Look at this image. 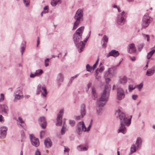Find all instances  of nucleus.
I'll use <instances>...</instances> for the list:
<instances>
[{
	"mask_svg": "<svg viewBox=\"0 0 155 155\" xmlns=\"http://www.w3.org/2000/svg\"><path fill=\"white\" fill-rule=\"evenodd\" d=\"M37 76L36 75V74L35 73H31L30 75V77L31 78H34L35 77Z\"/></svg>",
	"mask_w": 155,
	"mask_h": 155,
	"instance_id": "nucleus-45",
	"label": "nucleus"
},
{
	"mask_svg": "<svg viewBox=\"0 0 155 155\" xmlns=\"http://www.w3.org/2000/svg\"><path fill=\"white\" fill-rule=\"evenodd\" d=\"M92 94L93 96L94 97V100H95L96 98L97 97V94L96 92L95 88L93 87L92 88Z\"/></svg>",
	"mask_w": 155,
	"mask_h": 155,
	"instance_id": "nucleus-30",
	"label": "nucleus"
},
{
	"mask_svg": "<svg viewBox=\"0 0 155 155\" xmlns=\"http://www.w3.org/2000/svg\"><path fill=\"white\" fill-rule=\"evenodd\" d=\"M78 149L81 151H86L88 149V146L87 145H85V146H79L78 147Z\"/></svg>",
	"mask_w": 155,
	"mask_h": 155,
	"instance_id": "nucleus-22",
	"label": "nucleus"
},
{
	"mask_svg": "<svg viewBox=\"0 0 155 155\" xmlns=\"http://www.w3.org/2000/svg\"><path fill=\"white\" fill-rule=\"evenodd\" d=\"M155 52V50L153 49L148 53L147 55V58L149 59L152 56Z\"/></svg>",
	"mask_w": 155,
	"mask_h": 155,
	"instance_id": "nucleus-28",
	"label": "nucleus"
},
{
	"mask_svg": "<svg viewBox=\"0 0 155 155\" xmlns=\"http://www.w3.org/2000/svg\"><path fill=\"white\" fill-rule=\"evenodd\" d=\"M7 129V128L5 126L1 128L0 129V138H4L5 137Z\"/></svg>",
	"mask_w": 155,
	"mask_h": 155,
	"instance_id": "nucleus-12",
	"label": "nucleus"
},
{
	"mask_svg": "<svg viewBox=\"0 0 155 155\" xmlns=\"http://www.w3.org/2000/svg\"><path fill=\"white\" fill-rule=\"evenodd\" d=\"M138 89L140 90L141 89V88L143 87V84L142 83L140 84L138 86Z\"/></svg>",
	"mask_w": 155,
	"mask_h": 155,
	"instance_id": "nucleus-49",
	"label": "nucleus"
},
{
	"mask_svg": "<svg viewBox=\"0 0 155 155\" xmlns=\"http://www.w3.org/2000/svg\"><path fill=\"white\" fill-rule=\"evenodd\" d=\"M110 81V79L108 78H107L105 79L106 82L107 83H108Z\"/></svg>",
	"mask_w": 155,
	"mask_h": 155,
	"instance_id": "nucleus-55",
	"label": "nucleus"
},
{
	"mask_svg": "<svg viewBox=\"0 0 155 155\" xmlns=\"http://www.w3.org/2000/svg\"><path fill=\"white\" fill-rule=\"evenodd\" d=\"M127 14V13L124 11L118 14L116 18V22L118 25H122L125 24Z\"/></svg>",
	"mask_w": 155,
	"mask_h": 155,
	"instance_id": "nucleus-6",
	"label": "nucleus"
},
{
	"mask_svg": "<svg viewBox=\"0 0 155 155\" xmlns=\"http://www.w3.org/2000/svg\"><path fill=\"white\" fill-rule=\"evenodd\" d=\"M104 67L103 66H102V67H100V68L99 69V71L100 72H101L104 70Z\"/></svg>",
	"mask_w": 155,
	"mask_h": 155,
	"instance_id": "nucleus-51",
	"label": "nucleus"
},
{
	"mask_svg": "<svg viewBox=\"0 0 155 155\" xmlns=\"http://www.w3.org/2000/svg\"><path fill=\"white\" fill-rule=\"evenodd\" d=\"M99 61V59L98 58L97 60L96 61V62L94 64V65H93V66L92 67L93 69H94H94L96 68L97 65L98 64Z\"/></svg>",
	"mask_w": 155,
	"mask_h": 155,
	"instance_id": "nucleus-42",
	"label": "nucleus"
},
{
	"mask_svg": "<svg viewBox=\"0 0 155 155\" xmlns=\"http://www.w3.org/2000/svg\"><path fill=\"white\" fill-rule=\"evenodd\" d=\"M49 59L48 58H46L45 60V67H47L49 65Z\"/></svg>",
	"mask_w": 155,
	"mask_h": 155,
	"instance_id": "nucleus-43",
	"label": "nucleus"
},
{
	"mask_svg": "<svg viewBox=\"0 0 155 155\" xmlns=\"http://www.w3.org/2000/svg\"><path fill=\"white\" fill-rule=\"evenodd\" d=\"M136 51V49L134 43H131L128 45L127 47V51L130 54L135 52Z\"/></svg>",
	"mask_w": 155,
	"mask_h": 155,
	"instance_id": "nucleus-13",
	"label": "nucleus"
},
{
	"mask_svg": "<svg viewBox=\"0 0 155 155\" xmlns=\"http://www.w3.org/2000/svg\"><path fill=\"white\" fill-rule=\"evenodd\" d=\"M78 75H79V74H77L76 75H75L74 76L72 77H71V78L70 79V81H69L70 83H72V82L74 80L75 78H77L78 77Z\"/></svg>",
	"mask_w": 155,
	"mask_h": 155,
	"instance_id": "nucleus-37",
	"label": "nucleus"
},
{
	"mask_svg": "<svg viewBox=\"0 0 155 155\" xmlns=\"http://www.w3.org/2000/svg\"><path fill=\"white\" fill-rule=\"evenodd\" d=\"M38 123L41 127L43 129L46 128L47 126V122L45 118L44 117H41L38 119Z\"/></svg>",
	"mask_w": 155,
	"mask_h": 155,
	"instance_id": "nucleus-10",
	"label": "nucleus"
},
{
	"mask_svg": "<svg viewBox=\"0 0 155 155\" xmlns=\"http://www.w3.org/2000/svg\"><path fill=\"white\" fill-rule=\"evenodd\" d=\"M130 59L132 61H135L136 60V58L135 57L133 56V57H130Z\"/></svg>",
	"mask_w": 155,
	"mask_h": 155,
	"instance_id": "nucleus-52",
	"label": "nucleus"
},
{
	"mask_svg": "<svg viewBox=\"0 0 155 155\" xmlns=\"http://www.w3.org/2000/svg\"><path fill=\"white\" fill-rule=\"evenodd\" d=\"M110 87L108 85H106L105 89L101 97L98 99L96 102L97 106L99 107H104L108 100L109 96V91Z\"/></svg>",
	"mask_w": 155,
	"mask_h": 155,
	"instance_id": "nucleus-3",
	"label": "nucleus"
},
{
	"mask_svg": "<svg viewBox=\"0 0 155 155\" xmlns=\"http://www.w3.org/2000/svg\"><path fill=\"white\" fill-rule=\"evenodd\" d=\"M102 110L101 109H99V110H97V112L99 114H101Z\"/></svg>",
	"mask_w": 155,
	"mask_h": 155,
	"instance_id": "nucleus-53",
	"label": "nucleus"
},
{
	"mask_svg": "<svg viewBox=\"0 0 155 155\" xmlns=\"http://www.w3.org/2000/svg\"><path fill=\"white\" fill-rule=\"evenodd\" d=\"M44 144L47 148H49L51 147L52 143L50 139L46 138L45 140Z\"/></svg>",
	"mask_w": 155,
	"mask_h": 155,
	"instance_id": "nucleus-18",
	"label": "nucleus"
},
{
	"mask_svg": "<svg viewBox=\"0 0 155 155\" xmlns=\"http://www.w3.org/2000/svg\"><path fill=\"white\" fill-rule=\"evenodd\" d=\"M149 23L142 20V26L143 28H145L149 25Z\"/></svg>",
	"mask_w": 155,
	"mask_h": 155,
	"instance_id": "nucleus-33",
	"label": "nucleus"
},
{
	"mask_svg": "<svg viewBox=\"0 0 155 155\" xmlns=\"http://www.w3.org/2000/svg\"><path fill=\"white\" fill-rule=\"evenodd\" d=\"M142 35L145 39H146V38H147V41H149L150 36L149 35H145L144 34H142Z\"/></svg>",
	"mask_w": 155,
	"mask_h": 155,
	"instance_id": "nucleus-40",
	"label": "nucleus"
},
{
	"mask_svg": "<svg viewBox=\"0 0 155 155\" xmlns=\"http://www.w3.org/2000/svg\"><path fill=\"white\" fill-rule=\"evenodd\" d=\"M142 20L149 24L152 21L151 18L148 14L145 15L143 17Z\"/></svg>",
	"mask_w": 155,
	"mask_h": 155,
	"instance_id": "nucleus-19",
	"label": "nucleus"
},
{
	"mask_svg": "<svg viewBox=\"0 0 155 155\" xmlns=\"http://www.w3.org/2000/svg\"><path fill=\"white\" fill-rule=\"evenodd\" d=\"M31 141L32 144L36 147L38 146L39 145V141L38 139L34 137L33 134L30 135Z\"/></svg>",
	"mask_w": 155,
	"mask_h": 155,
	"instance_id": "nucleus-11",
	"label": "nucleus"
},
{
	"mask_svg": "<svg viewBox=\"0 0 155 155\" xmlns=\"http://www.w3.org/2000/svg\"><path fill=\"white\" fill-rule=\"evenodd\" d=\"M63 75L61 73H59L58 76L57 82L58 84H60L63 81Z\"/></svg>",
	"mask_w": 155,
	"mask_h": 155,
	"instance_id": "nucleus-20",
	"label": "nucleus"
},
{
	"mask_svg": "<svg viewBox=\"0 0 155 155\" xmlns=\"http://www.w3.org/2000/svg\"><path fill=\"white\" fill-rule=\"evenodd\" d=\"M142 142L141 139L140 137L138 138L136 141V144L137 147L139 148L141 146Z\"/></svg>",
	"mask_w": 155,
	"mask_h": 155,
	"instance_id": "nucleus-26",
	"label": "nucleus"
},
{
	"mask_svg": "<svg viewBox=\"0 0 155 155\" xmlns=\"http://www.w3.org/2000/svg\"><path fill=\"white\" fill-rule=\"evenodd\" d=\"M108 38L106 35H105L102 38V40L103 41H105V42H104V43L103 45V46H104V45L105 44H106L107 42L108 41Z\"/></svg>",
	"mask_w": 155,
	"mask_h": 155,
	"instance_id": "nucleus-35",
	"label": "nucleus"
},
{
	"mask_svg": "<svg viewBox=\"0 0 155 155\" xmlns=\"http://www.w3.org/2000/svg\"><path fill=\"white\" fill-rule=\"evenodd\" d=\"M23 2L24 3H25L26 2V3H25V6H27L28 5H29V1L28 0H27L26 1V0H23Z\"/></svg>",
	"mask_w": 155,
	"mask_h": 155,
	"instance_id": "nucleus-48",
	"label": "nucleus"
},
{
	"mask_svg": "<svg viewBox=\"0 0 155 155\" xmlns=\"http://www.w3.org/2000/svg\"><path fill=\"white\" fill-rule=\"evenodd\" d=\"M44 10L45 11H48V6H45L44 8Z\"/></svg>",
	"mask_w": 155,
	"mask_h": 155,
	"instance_id": "nucleus-56",
	"label": "nucleus"
},
{
	"mask_svg": "<svg viewBox=\"0 0 155 155\" xmlns=\"http://www.w3.org/2000/svg\"><path fill=\"white\" fill-rule=\"evenodd\" d=\"M144 46V44L141 43L139 44L138 46V49L139 51H140L142 49Z\"/></svg>",
	"mask_w": 155,
	"mask_h": 155,
	"instance_id": "nucleus-36",
	"label": "nucleus"
},
{
	"mask_svg": "<svg viewBox=\"0 0 155 155\" xmlns=\"http://www.w3.org/2000/svg\"><path fill=\"white\" fill-rule=\"evenodd\" d=\"M35 73L37 76H39L43 73V71L41 69H38L36 70Z\"/></svg>",
	"mask_w": 155,
	"mask_h": 155,
	"instance_id": "nucleus-32",
	"label": "nucleus"
},
{
	"mask_svg": "<svg viewBox=\"0 0 155 155\" xmlns=\"http://www.w3.org/2000/svg\"><path fill=\"white\" fill-rule=\"evenodd\" d=\"M91 85V84H87V87H88V89H89L90 88Z\"/></svg>",
	"mask_w": 155,
	"mask_h": 155,
	"instance_id": "nucleus-64",
	"label": "nucleus"
},
{
	"mask_svg": "<svg viewBox=\"0 0 155 155\" xmlns=\"http://www.w3.org/2000/svg\"><path fill=\"white\" fill-rule=\"evenodd\" d=\"M30 97V96L28 95H25V97L27 99L29 98Z\"/></svg>",
	"mask_w": 155,
	"mask_h": 155,
	"instance_id": "nucleus-60",
	"label": "nucleus"
},
{
	"mask_svg": "<svg viewBox=\"0 0 155 155\" xmlns=\"http://www.w3.org/2000/svg\"><path fill=\"white\" fill-rule=\"evenodd\" d=\"M42 89L43 90V92H41V96L43 98H45L46 97L47 94L46 89L45 87H42Z\"/></svg>",
	"mask_w": 155,
	"mask_h": 155,
	"instance_id": "nucleus-23",
	"label": "nucleus"
},
{
	"mask_svg": "<svg viewBox=\"0 0 155 155\" xmlns=\"http://www.w3.org/2000/svg\"><path fill=\"white\" fill-rule=\"evenodd\" d=\"M86 70L90 72H93L94 71L92 67L90 66L89 64H87L86 66Z\"/></svg>",
	"mask_w": 155,
	"mask_h": 155,
	"instance_id": "nucleus-29",
	"label": "nucleus"
},
{
	"mask_svg": "<svg viewBox=\"0 0 155 155\" xmlns=\"http://www.w3.org/2000/svg\"><path fill=\"white\" fill-rule=\"evenodd\" d=\"M83 11L81 9H79L77 11L75 16L74 17L76 21L74 23V26L72 30L76 29L78 27V25L81 21L83 20Z\"/></svg>",
	"mask_w": 155,
	"mask_h": 155,
	"instance_id": "nucleus-4",
	"label": "nucleus"
},
{
	"mask_svg": "<svg viewBox=\"0 0 155 155\" xmlns=\"http://www.w3.org/2000/svg\"><path fill=\"white\" fill-rule=\"evenodd\" d=\"M120 83L123 84H126L127 81V78L126 76L121 78L119 80Z\"/></svg>",
	"mask_w": 155,
	"mask_h": 155,
	"instance_id": "nucleus-25",
	"label": "nucleus"
},
{
	"mask_svg": "<svg viewBox=\"0 0 155 155\" xmlns=\"http://www.w3.org/2000/svg\"><path fill=\"white\" fill-rule=\"evenodd\" d=\"M59 54H59L57 56H56L55 55H53V56H52V58H54L55 57H59Z\"/></svg>",
	"mask_w": 155,
	"mask_h": 155,
	"instance_id": "nucleus-61",
	"label": "nucleus"
},
{
	"mask_svg": "<svg viewBox=\"0 0 155 155\" xmlns=\"http://www.w3.org/2000/svg\"><path fill=\"white\" fill-rule=\"evenodd\" d=\"M42 12H43V13H46L48 12V11L44 10V11H43Z\"/></svg>",
	"mask_w": 155,
	"mask_h": 155,
	"instance_id": "nucleus-63",
	"label": "nucleus"
},
{
	"mask_svg": "<svg viewBox=\"0 0 155 155\" xmlns=\"http://www.w3.org/2000/svg\"><path fill=\"white\" fill-rule=\"evenodd\" d=\"M138 97V95H133L132 96V98L134 100H136Z\"/></svg>",
	"mask_w": 155,
	"mask_h": 155,
	"instance_id": "nucleus-50",
	"label": "nucleus"
},
{
	"mask_svg": "<svg viewBox=\"0 0 155 155\" xmlns=\"http://www.w3.org/2000/svg\"><path fill=\"white\" fill-rule=\"evenodd\" d=\"M125 97V94L123 89L120 87L117 89V98L118 100H121Z\"/></svg>",
	"mask_w": 155,
	"mask_h": 155,
	"instance_id": "nucleus-7",
	"label": "nucleus"
},
{
	"mask_svg": "<svg viewBox=\"0 0 155 155\" xmlns=\"http://www.w3.org/2000/svg\"><path fill=\"white\" fill-rule=\"evenodd\" d=\"M64 153H65V152L68 153L70 150L69 148L68 147H66L65 146H64Z\"/></svg>",
	"mask_w": 155,
	"mask_h": 155,
	"instance_id": "nucleus-44",
	"label": "nucleus"
},
{
	"mask_svg": "<svg viewBox=\"0 0 155 155\" xmlns=\"http://www.w3.org/2000/svg\"><path fill=\"white\" fill-rule=\"evenodd\" d=\"M39 37H38L37 38V46L38 47V45L39 44Z\"/></svg>",
	"mask_w": 155,
	"mask_h": 155,
	"instance_id": "nucleus-54",
	"label": "nucleus"
},
{
	"mask_svg": "<svg viewBox=\"0 0 155 155\" xmlns=\"http://www.w3.org/2000/svg\"><path fill=\"white\" fill-rule=\"evenodd\" d=\"M155 72V65L153 66L151 68L148 69L146 74L147 76H150L153 74Z\"/></svg>",
	"mask_w": 155,
	"mask_h": 155,
	"instance_id": "nucleus-15",
	"label": "nucleus"
},
{
	"mask_svg": "<svg viewBox=\"0 0 155 155\" xmlns=\"http://www.w3.org/2000/svg\"><path fill=\"white\" fill-rule=\"evenodd\" d=\"M42 89V87L40 84L38 85L37 90H36V94L38 95L39 94L40 92H41Z\"/></svg>",
	"mask_w": 155,
	"mask_h": 155,
	"instance_id": "nucleus-31",
	"label": "nucleus"
},
{
	"mask_svg": "<svg viewBox=\"0 0 155 155\" xmlns=\"http://www.w3.org/2000/svg\"><path fill=\"white\" fill-rule=\"evenodd\" d=\"M85 107V106L84 104H83L81 105V116H75V118L76 119L78 120H81L85 115L86 114Z\"/></svg>",
	"mask_w": 155,
	"mask_h": 155,
	"instance_id": "nucleus-8",
	"label": "nucleus"
},
{
	"mask_svg": "<svg viewBox=\"0 0 155 155\" xmlns=\"http://www.w3.org/2000/svg\"><path fill=\"white\" fill-rule=\"evenodd\" d=\"M17 121L18 124L20 125L22 127L24 126V122L21 117H19L18 118V120H17Z\"/></svg>",
	"mask_w": 155,
	"mask_h": 155,
	"instance_id": "nucleus-24",
	"label": "nucleus"
},
{
	"mask_svg": "<svg viewBox=\"0 0 155 155\" xmlns=\"http://www.w3.org/2000/svg\"><path fill=\"white\" fill-rule=\"evenodd\" d=\"M35 155H41L40 151L37 149L35 152Z\"/></svg>",
	"mask_w": 155,
	"mask_h": 155,
	"instance_id": "nucleus-47",
	"label": "nucleus"
},
{
	"mask_svg": "<svg viewBox=\"0 0 155 155\" xmlns=\"http://www.w3.org/2000/svg\"><path fill=\"white\" fill-rule=\"evenodd\" d=\"M149 61L148 60L147 61V64L145 67L146 68H147V67H148V63L149 62Z\"/></svg>",
	"mask_w": 155,
	"mask_h": 155,
	"instance_id": "nucleus-58",
	"label": "nucleus"
},
{
	"mask_svg": "<svg viewBox=\"0 0 155 155\" xmlns=\"http://www.w3.org/2000/svg\"><path fill=\"white\" fill-rule=\"evenodd\" d=\"M89 37L87 38H86L84 40V42H86L87 41L89 38Z\"/></svg>",
	"mask_w": 155,
	"mask_h": 155,
	"instance_id": "nucleus-62",
	"label": "nucleus"
},
{
	"mask_svg": "<svg viewBox=\"0 0 155 155\" xmlns=\"http://www.w3.org/2000/svg\"><path fill=\"white\" fill-rule=\"evenodd\" d=\"M92 121V120H91V122L87 128L86 127L84 121H80L78 122L77 124L76 128V131L78 135H80L82 134L83 131H88L91 127Z\"/></svg>",
	"mask_w": 155,
	"mask_h": 155,
	"instance_id": "nucleus-5",
	"label": "nucleus"
},
{
	"mask_svg": "<svg viewBox=\"0 0 155 155\" xmlns=\"http://www.w3.org/2000/svg\"><path fill=\"white\" fill-rule=\"evenodd\" d=\"M43 133L44 134L45 133V131H41V132H40V134H40V137L41 138H42V137L41 134H43Z\"/></svg>",
	"mask_w": 155,
	"mask_h": 155,
	"instance_id": "nucleus-57",
	"label": "nucleus"
},
{
	"mask_svg": "<svg viewBox=\"0 0 155 155\" xmlns=\"http://www.w3.org/2000/svg\"><path fill=\"white\" fill-rule=\"evenodd\" d=\"M84 29V27H80L76 30L73 35V41L76 46L78 48L79 53L83 51L85 46V44L83 41H81L79 42L81 40Z\"/></svg>",
	"mask_w": 155,
	"mask_h": 155,
	"instance_id": "nucleus-1",
	"label": "nucleus"
},
{
	"mask_svg": "<svg viewBox=\"0 0 155 155\" xmlns=\"http://www.w3.org/2000/svg\"><path fill=\"white\" fill-rule=\"evenodd\" d=\"M119 55V54L118 51L115 50H112L107 55V57L108 58L110 56H113L114 57H117Z\"/></svg>",
	"mask_w": 155,
	"mask_h": 155,
	"instance_id": "nucleus-17",
	"label": "nucleus"
},
{
	"mask_svg": "<svg viewBox=\"0 0 155 155\" xmlns=\"http://www.w3.org/2000/svg\"><path fill=\"white\" fill-rule=\"evenodd\" d=\"M129 90L130 91L133 90L135 89L136 87L132 84H130L128 86Z\"/></svg>",
	"mask_w": 155,
	"mask_h": 155,
	"instance_id": "nucleus-39",
	"label": "nucleus"
},
{
	"mask_svg": "<svg viewBox=\"0 0 155 155\" xmlns=\"http://www.w3.org/2000/svg\"><path fill=\"white\" fill-rule=\"evenodd\" d=\"M3 117L2 115H0V121H1L2 120Z\"/></svg>",
	"mask_w": 155,
	"mask_h": 155,
	"instance_id": "nucleus-59",
	"label": "nucleus"
},
{
	"mask_svg": "<svg viewBox=\"0 0 155 155\" xmlns=\"http://www.w3.org/2000/svg\"><path fill=\"white\" fill-rule=\"evenodd\" d=\"M60 0H51V4L53 6H55L57 4L60 3Z\"/></svg>",
	"mask_w": 155,
	"mask_h": 155,
	"instance_id": "nucleus-27",
	"label": "nucleus"
},
{
	"mask_svg": "<svg viewBox=\"0 0 155 155\" xmlns=\"http://www.w3.org/2000/svg\"><path fill=\"white\" fill-rule=\"evenodd\" d=\"M75 122L74 120H70L69 121V124L71 126H73L75 124Z\"/></svg>",
	"mask_w": 155,
	"mask_h": 155,
	"instance_id": "nucleus-46",
	"label": "nucleus"
},
{
	"mask_svg": "<svg viewBox=\"0 0 155 155\" xmlns=\"http://www.w3.org/2000/svg\"><path fill=\"white\" fill-rule=\"evenodd\" d=\"M4 95L2 93L0 94V102H2L4 100Z\"/></svg>",
	"mask_w": 155,
	"mask_h": 155,
	"instance_id": "nucleus-41",
	"label": "nucleus"
},
{
	"mask_svg": "<svg viewBox=\"0 0 155 155\" xmlns=\"http://www.w3.org/2000/svg\"><path fill=\"white\" fill-rule=\"evenodd\" d=\"M130 151L131 152L133 153L136 152V149L135 145H133L130 148Z\"/></svg>",
	"mask_w": 155,
	"mask_h": 155,
	"instance_id": "nucleus-38",
	"label": "nucleus"
},
{
	"mask_svg": "<svg viewBox=\"0 0 155 155\" xmlns=\"http://www.w3.org/2000/svg\"><path fill=\"white\" fill-rule=\"evenodd\" d=\"M8 112V109L7 105L5 104H0V113L4 112L7 114Z\"/></svg>",
	"mask_w": 155,
	"mask_h": 155,
	"instance_id": "nucleus-14",
	"label": "nucleus"
},
{
	"mask_svg": "<svg viewBox=\"0 0 155 155\" xmlns=\"http://www.w3.org/2000/svg\"><path fill=\"white\" fill-rule=\"evenodd\" d=\"M65 123V122H64V124L62 126V128L61 131V134L62 135L64 134L65 132L66 131V127L65 126V125H64Z\"/></svg>",
	"mask_w": 155,
	"mask_h": 155,
	"instance_id": "nucleus-34",
	"label": "nucleus"
},
{
	"mask_svg": "<svg viewBox=\"0 0 155 155\" xmlns=\"http://www.w3.org/2000/svg\"><path fill=\"white\" fill-rule=\"evenodd\" d=\"M64 113L63 110H61L59 113L58 114L57 117V122L56 124L57 126H61L62 124V116Z\"/></svg>",
	"mask_w": 155,
	"mask_h": 155,
	"instance_id": "nucleus-9",
	"label": "nucleus"
},
{
	"mask_svg": "<svg viewBox=\"0 0 155 155\" xmlns=\"http://www.w3.org/2000/svg\"><path fill=\"white\" fill-rule=\"evenodd\" d=\"M116 113L118 114V117L120 122V127L117 132L118 133H122L124 134H125L127 132V130L124 124L127 126H129L131 123V118L128 119L126 117L125 114L120 110H117ZM132 117V116H131V118Z\"/></svg>",
	"mask_w": 155,
	"mask_h": 155,
	"instance_id": "nucleus-2",
	"label": "nucleus"
},
{
	"mask_svg": "<svg viewBox=\"0 0 155 155\" xmlns=\"http://www.w3.org/2000/svg\"><path fill=\"white\" fill-rule=\"evenodd\" d=\"M26 42L25 41H23L22 42L21 46V56H22L23 53L25 50V48L26 47Z\"/></svg>",
	"mask_w": 155,
	"mask_h": 155,
	"instance_id": "nucleus-21",
	"label": "nucleus"
},
{
	"mask_svg": "<svg viewBox=\"0 0 155 155\" xmlns=\"http://www.w3.org/2000/svg\"><path fill=\"white\" fill-rule=\"evenodd\" d=\"M23 97L22 92L21 90H18L16 92L15 96V99L18 100L22 98Z\"/></svg>",
	"mask_w": 155,
	"mask_h": 155,
	"instance_id": "nucleus-16",
	"label": "nucleus"
}]
</instances>
